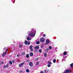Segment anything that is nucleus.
<instances>
[{"label":"nucleus","instance_id":"nucleus-1","mask_svg":"<svg viewBox=\"0 0 73 73\" xmlns=\"http://www.w3.org/2000/svg\"><path fill=\"white\" fill-rule=\"evenodd\" d=\"M35 34L36 30L34 29H32L29 35V36H31V37H34Z\"/></svg>","mask_w":73,"mask_h":73},{"label":"nucleus","instance_id":"nucleus-2","mask_svg":"<svg viewBox=\"0 0 73 73\" xmlns=\"http://www.w3.org/2000/svg\"><path fill=\"white\" fill-rule=\"evenodd\" d=\"M48 64L47 65V66H48V67H50V66H51V65H50V64H52V63H51V62H50V61H48Z\"/></svg>","mask_w":73,"mask_h":73},{"label":"nucleus","instance_id":"nucleus-3","mask_svg":"<svg viewBox=\"0 0 73 73\" xmlns=\"http://www.w3.org/2000/svg\"><path fill=\"white\" fill-rule=\"evenodd\" d=\"M8 49H7L6 50V51H5V52L4 54V52L2 54V56H4V55H5V54H7V51H8Z\"/></svg>","mask_w":73,"mask_h":73},{"label":"nucleus","instance_id":"nucleus-4","mask_svg":"<svg viewBox=\"0 0 73 73\" xmlns=\"http://www.w3.org/2000/svg\"><path fill=\"white\" fill-rule=\"evenodd\" d=\"M70 70H67L63 73H70Z\"/></svg>","mask_w":73,"mask_h":73},{"label":"nucleus","instance_id":"nucleus-5","mask_svg":"<svg viewBox=\"0 0 73 73\" xmlns=\"http://www.w3.org/2000/svg\"><path fill=\"white\" fill-rule=\"evenodd\" d=\"M44 41L45 40H44V39L43 38H41L40 39V41L41 42H44Z\"/></svg>","mask_w":73,"mask_h":73},{"label":"nucleus","instance_id":"nucleus-6","mask_svg":"<svg viewBox=\"0 0 73 73\" xmlns=\"http://www.w3.org/2000/svg\"><path fill=\"white\" fill-rule=\"evenodd\" d=\"M33 46L31 45L30 46L29 48H30V49L31 51H33Z\"/></svg>","mask_w":73,"mask_h":73},{"label":"nucleus","instance_id":"nucleus-7","mask_svg":"<svg viewBox=\"0 0 73 73\" xmlns=\"http://www.w3.org/2000/svg\"><path fill=\"white\" fill-rule=\"evenodd\" d=\"M23 65H24V62L20 64L19 65V67H21Z\"/></svg>","mask_w":73,"mask_h":73},{"label":"nucleus","instance_id":"nucleus-8","mask_svg":"<svg viewBox=\"0 0 73 73\" xmlns=\"http://www.w3.org/2000/svg\"><path fill=\"white\" fill-rule=\"evenodd\" d=\"M29 65L31 67H32L33 65V63H32V62H30L29 63Z\"/></svg>","mask_w":73,"mask_h":73},{"label":"nucleus","instance_id":"nucleus-9","mask_svg":"<svg viewBox=\"0 0 73 73\" xmlns=\"http://www.w3.org/2000/svg\"><path fill=\"white\" fill-rule=\"evenodd\" d=\"M46 45H47V44H49V40H46Z\"/></svg>","mask_w":73,"mask_h":73},{"label":"nucleus","instance_id":"nucleus-10","mask_svg":"<svg viewBox=\"0 0 73 73\" xmlns=\"http://www.w3.org/2000/svg\"><path fill=\"white\" fill-rule=\"evenodd\" d=\"M27 40H32V38H31V37H28L27 38Z\"/></svg>","mask_w":73,"mask_h":73},{"label":"nucleus","instance_id":"nucleus-11","mask_svg":"<svg viewBox=\"0 0 73 73\" xmlns=\"http://www.w3.org/2000/svg\"><path fill=\"white\" fill-rule=\"evenodd\" d=\"M36 49H39V46H36L34 47Z\"/></svg>","mask_w":73,"mask_h":73},{"label":"nucleus","instance_id":"nucleus-12","mask_svg":"<svg viewBox=\"0 0 73 73\" xmlns=\"http://www.w3.org/2000/svg\"><path fill=\"white\" fill-rule=\"evenodd\" d=\"M30 56H33V52H31L30 53Z\"/></svg>","mask_w":73,"mask_h":73},{"label":"nucleus","instance_id":"nucleus-13","mask_svg":"<svg viewBox=\"0 0 73 73\" xmlns=\"http://www.w3.org/2000/svg\"><path fill=\"white\" fill-rule=\"evenodd\" d=\"M25 44H26V45H27V44H28V41H25Z\"/></svg>","mask_w":73,"mask_h":73},{"label":"nucleus","instance_id":"nucleus-14","mask_svg":"<svg viewBox=\"0 0 73 73\" xmlns=\"http://www.w3.org/2000/svg\"><path fill=\"white\" fill-rule=\"evenodd\" d=\"M49 50V48H47L45 50V52H48Z\"/></svg>","mask_w":73,"mask_h":73},{"label":"nucleus","instance_id":"nucleus-15","mask_svg":"<svg viewBox=\"0 0 73 73\" xmlns=\"http://www.w3.org/2000/svg\"><path fill=\"white\" fill-rule=\"evenodd\" d=\"M26 72H27V73H28L29 72V69H27L26 70Z\"/></svg>","mask_w":73,"mask_h":73},{"label":"nucleus","instance_id":"nucleus-16","mask_svg":"<svg viewBox=\"0 0 73 73\" xmlns=\"http://www.w3.org/2000/svg\"><path fill=\"white\" fill-rule=\"evenodd\" d=\"M53 62L54 63H55L56 62V60L55 59H54L53 60Z\"/></svg>","mask_w":73,"mask_h":73},{"label":"nucleus","instance_id":"nucleus-17","mask_svg":"<svg viewBox=\"0 0 73 73\" xmlns=\"http://www.w3.org/2000/svg\"><path fill=\"white\" fill-rule=\"evenodd\" d=\"M36 44H40V41H37L36 42Z\"/></svg>","mask_w":73,"mask_h":73},{"label":"nucleus","instance_id":"nucleus-18","mask_svg":"<svg viewBox=\"0 0 73 73\" xmlns=\"http://www.w3.org/2000/svg\"><path fill=\"white\" fill-rule=\"evenodd\" d=\"M67 53V52H66V51L64 52L63 53V55H66V54Z\"/></svg>","mask_w":73,"mask_h":73},{"label":"nucleus","instance_id":"nucleus-19","mask_svg":"<svg viewBox=\"0 0 73 73\" xmlns=\"http://www.w3.org/2000/svg\"><path fill=\"white\" fill-rule=\"evenodd\" d=\"M26 57H27V58H29V54H27L26 55Z\"/></svg>","mask_w":73,"mask_h":73},{"label":"nucleus","instance_id":"nucleus-20","mask_svg":"<svg viewBox=\"0 0 73 73\" xmlns=\"http://www.w3.org/2000/svg\"><path fill=\"white\" fill-rule=\"evenodd\" d=\"M47 55V54H46V53H45L44 54V56L45 57H46Z\"/></svg>","mask_w":73,"mask_h":73},{"label":"nucleus","instance_id":"nucleus-21","mask_svg":"<svg viewBox=\"0 0 73 73\" xmlns=\"http://www.w3.org/2000/svg\"><path fill=\"white\" fill-rule=\"evenodd\" d=\"M70 66L71 67H73V63L71 64H70Z\"/></svg>","mask_w":73,"mask_h":73},{"label":"nucleus","instance_id":"nucleus-22","mask_svg":"<svg viewBox=\"0 0 73 73\" xmlns=\"http://www.w3.org/2000/svg\"><path fill=\"white\" fill-rule=\"evenodd\" d=\"M42 52V50H41V49H40L39 50V53H41Z\"/></svg>","mask_w":73,"mask_h":73},{"label":"nucleus","instance_id":"nucleus-23","mask_svg":"<svg viewBox=\"0 0 73 73\" xmlns=\"http://www.w3.org/2000/svg\"><path fill=\"white\" fill-rule=\"evenodd\" d=\"M22 46H23V45H22L21 44H20L19 45V48H21V47H22Z\"/></svg>","mask_w":73,"mask_h":73},{"label":"nucleus","instance_id":"nucleus-24","mask_svg":"<svg viewBox=\"0 0 73 73\" xmlns=\"http://www.w3.org/2000/svg\"><path fill=\"white\" fill-rule=\"evenodd\" d=\"M9 66V64H7L6 65V68H8Z\"/></svg>","mask_w":73,"mask_h":73},{"label":"nucleus","instance_id":"nucleus-25","mask_svg":"<svg viewBox=\"0 0 73 73\" xmlns=\"http://www.w3.org/2000/svg\"><path fill=\"white\" fill-rule=\"evenodd\" d=\"M9 62V63L10 64H12V61H10Z\"/></svg>","mask_w":73,"mask_h":73},{"label":"nucleus","instance_id":"nucleus-26","mask_svg":"<svg viewBox=\"0 0 73 73\" xmlns=\"http://www.w3.org/2000/svg\"><path fill=\"white\" fill-rule=\"evenodd\" d=\"M3 68H7V67L6 65H4L3 66Z\"/></svg>","mask_w":73,"mask_h":73},{"label":"nucleus","instance_id":"nucleus-27","mask_svg":"<svg viewBox=\"0 0 73 73\" xmlns=\"http://www.w3.org/2000/svg\"><path fill=\"white\" fill-rule=\"evenodd\" d=\"M39 64V62H37L36 63V65H38V64Z\"/></svg>","mask_w":73,"mask_h":73},{"label":"nucleus","instance_id":"nucleus-28","mask_svg":"<svg viewBox=\"0 0 73 73\" xmlns=\"http://www.w3.org/2000/svg\"><path fill=\"white\" fill-rule=\"evenodd\" d=\"M44 71L45 72H46V73H47V72H48V71H46V70H44Z\"/></svg>","mask_w":73,"mask_h":73},{"label":"nucleus","instance_id":"nucleus-29","mask_svg":"<svg viewBox=\"0 0 73 73\" xmlns=\"http://www.w3.org/2000/svg\"><path fill=\"white\" fill-rule=\"evenodd\" d=\"M49 48L50 49H52V47H51V46H49Z\"/></svg>","mask_w":73,"mask_h":73},{"label":"nucleus","instance_id":"nucleus-30","mask_svg":"<svg viewBox=\"0 0 73 73\" xmlns=\"http://www.w3.org/2000/svg\"><path fill=\"white\" fill-rule=\"evenodd\" d=\"M42 36H43V37H45V34H43V35H42Z\"/></svg>","mask_w":73,"mask_h":73},{"label":"nucleus","instance_id":"nucleus-31","mask_svg":"<svg viewBox=\"0 0 73 73\" xmlns=\"http://www.w3.org/2000/svg\"><path fill=\"white\" fill-rule=\"evenodd\" d=\"M24 54H25V53H22V55H24Z\"/></svg>","mask_w":73,"mask_h":73},{"label":"nucleus","instance_id":"nucleus-32","mask_svg":"<svg viewBox=\"0 0 73 73\" xmlns=\"http://www.w3.org/2000/svg\"><path fill=\"white\" fill-rule=\"evenodd\" d=\"M40 73H44V72H43V71H41L40 72Z\"/></svg>","mask_w":73,"mask_h":73},{"label":"nucleus","instance_id":"nucleus-33","mask_svg":"<svg viewBox=\"0 0 73 73\" xmlns=\"http://www.w3.org/2000/svg\"><path fill=\"white\" fill-rule=\"evenodd\" d=\"M30 44V42H29V43H28V45H29V44Z\"/></svg>","mask_w":73,"mask_h":73},{"label":"nucleus","instance_id":"nucleus-34","mask_svg":"<svg viewBox=\"0 0 73 73\" xmlns=\"http://www.w3.org/2000/svg\"><path fill=\"white\" fill-rule=\"evenodd\" d=\"M17 57H19V55L18 54L17 55Z\"/></svg>","mask_w":73,"mask_h":73},{"label":"nucleus","instance_id":"nucleus-35","mask_svg":"<svg viewBox=\"0 0 73 73\" xmlns=\"http://www.w3.org/2000/svg\"><path fill=\"white\" fill-rule=\"evenodd\" d=\"M1 63H2V64H3V63H4V62H2Z\"/></svg>","mask_w":73,"mask_h":73},{"label":"nucleus","instance_id":"nucleus-36","mask_svg":"<svg viewBox=\"0 0 73 73\" xmlns=\"http://www.w3.org/2000/svg\"><path fill=\"white\" fill-rule=\"evenodd\" d=\"M13 63H14V61L13 60Z\"/></svg>","mask_w":73,"mask_h":73},{"label":"nucleus","instance_id":"nucleus-37","mask_svg":"<svg viewBox=\"0 0 73 73\" xmlns=\"http://www.w3.org/2000/svg\"><path fill=\"white\" fill-rule=\"evenodd\" d=\"M28 33H30V32H28Z\"/></svg>","mask_w":73,"mask_h":73},{"label":"nucleus","instance_id":"nucleus-38","mask_svg":"<svg viewBox=\"0 0 73 73\" xmlns=\"http://www.w3.org/2000/svg\"><path fill=\"white\" fill-rule=\"evenodd\" d=\"M3 49L4 50L5 49V48H3Z\"/></svg>","mask_w":73,"mask_h":73},{"label":"nucleus","instance_id":"nucleus-39","mask_svg":"<svg viewBox=\"0 0 73 73\" xmlns=\"http://www.w3.org/2000/svg\"><path fill=\"white\" fill-rule=\"evenodd\" d=\"M37 59H38V58H37L36 59V60H37Z\"/></svg>","mask_w":73,"mask_h":73},{"label":"nucleus","instance_id":"nucleus-40","mask_svg":"<svg viewBox=\"0 0 73 73\" xmlns=\"http://www.w3.org/2000/svg\"><path fill=\"white\" fill-rule=\"evenodd\" d=\"M20 72H21V71Z\"/></svg>","mask_w":73,"mask_h":73}]
</instances>
